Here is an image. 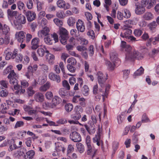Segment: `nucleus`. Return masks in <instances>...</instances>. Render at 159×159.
<instances>
[{"instance_id": "39", "label": "nucleus", "mask_w": 159, "mask_h": 159, "mask_svg": "<svg viewBox=\"0 0 159 159\" xmlns=\"http://www.w3.org/2000/svg\"><path fill=\"white\" fill-rule=\"evenodd\" d=\"M7 13L8 15L10 17H11L15 16V18H16V16L18 14L17 11H11L10 9L7 10Z\"/></svg>"}, {"instance_id": "22", "label": "nucleus", "mask_w": 159, "mask_h": 159, "mask_svg": "<svg viewBox=\"0 0 159 159\" xmlns=\"http://www.w3.org/2000/svg\"><path fill=\"white\" fill-rule=\"evenodd\" d=\"M27 69V71L25 73V76L27 79H30L32 78L34 72L32 71V68L30 66V65L28 66Z\"/></svg>"}, {"instance_id": "63", "label": "nucleus", "mask_w": 159, "mask_h": 159, "mask_svg": "<svg viewBox=\"0 0 159 159\" xmlns=\"http://www.w3.org/2000/svg\"><path fill=\"white\" fill-rule=\"evenodd\" d=\"M33 3L32 0H29L26 3V6L29 9H31L33 7Z\"/></svg>"}, {"instance_id": "24", "label": "nucleus", "mask_w": 159, "mask_h": 159, "mask_svg": "<svg viewBox=\"0 0 159 159\" xmlns=\"http://www.w3.org/2000/svg\"><path fill=\"white\" fill-rule=\"evenodd\" d=\"M15 51L16 52V55L14 57V59L16 62L19 63L21 62L23 59V55L21 53H18V50L17 49H15Z\"/></svg>"}, {"instance_id": "48", "label": "nucleus", "mask_w": 159, "mask_h": 159, "mask_svg": "<svg viewBox=\"0 0 159 159\" xmlns=\"http://www.w3.org/2000/svg\"><path fill=\"white\" fill-rule=\"evenodd\" d=\"M156 1L155 0H149V2L147 4V8L149 9L153 7L155 4Z\"/></svg>"}, {"instance_id": "56", "label": "nucleus", "mask_w": 159, "mask_h": 159, "mask_svg": "<svg viewBox=\"0 0 159 159\" xmlns=\"http://www.w3.org/2000/svg\"><path fill=\"white\" fill-rule=\"evenodd\" d=\"M24 125V123L23 121H17L16 122L14 128L15 129H16L18 127L23 126Z\"/></svg>"}, {"instance_id": "54", "label": "nucleus", "mask_w": 159, "mask_h": 159, "mask_svg": "<svg viewBox=\"0 0 159 159\" xmlns=\"http://www.w3.org/2000/svg\"><path fill=\"white\" fill-rule=\"evenodd\" d=\"M45 96L47 99L51 100L53 97V93L51 91H48L45 93Z\"/></svg>"}, {"instance_id": "43", "label": "nucleus", "mask_w": 159, "mask_h": 159, "mask_svg": "<svg viewBox=\"0 0 159 159\" xmlns=\"http://www.w3.org/2000/svg\"><path fill=\"white\" fill-rule=\"evenodd\" d=\"M7 95L8 93L7 90L2 87H0V96L2 97H5Z\"/></svg>"}, {"instance_id": "36", "label": "nucleus", "mask_w": 159, "mask_h": 159, "mask_svg": "<svg viewBox=\"0 0 159 159\" xmlns=\"http://www.w3.org/2000/svg\"><path fill=\"white\" fill-rule=\"evenodd\" d=\"M59 95L62 97L64 98L68 94L66 89L64 88H60L59 91Z\"/></svg>"}, {"instance_id": "37", "label": "nucleus", "mask_w": 159, "mask_h": 159, "mask_svg": "<svg viewBox=\"0 0 159 159\" xmlns=\"http://www.w3.org/2000/svg\"><path fill=\"white\" fill-rule=\"evenodd\" d=\"M78 151L80 153H82L84 151V145L81 143H77L76 144Z\"/></svg>"}, {"instance_id": "3", "label": "nucleus", "mask_w": 159, "mask_h": 159, "mask_svg": "<svg viewBox=\"0 0 159 159\" xmlns=\"http://www.w3.org/2000/svg\"><path fill=\"white\" fill-rule=\"evenodd\" d=\"M83 111V109L82 107L80 106H77L75 108V113L71 115V117L77 121L81 117L80 113Z\"/></svg>"}, {"instance_id": "20", "label": "nucleus", "mask_w": 159, "mask_h": 159, "mask_svg": "<svg viewBox=\"0 0 159 159\" xmlns=\"http://www.w3.org/2000/svg\"><path fill=\"white\" fill-rule=\"evenodd\" d=\"M145 11L144 7L141 5H137L135 9V12L136 14L140 15L143 14Z\"/></svg>"}, {"instance_id": "38", "label": "nucleus", "mask_w": 159, "mask_h": 159, "mask_svg": "<svg viewBox=\"0 0 159 159\" xmlns=\"http://www.w3.org/2000/svg\"><path fill=\"white\" fill-rule=\"evenodd\" d=\"M106 64L107 66V68L110 70H112L114 69L115 64L114 62L111 63L110 61H107Z\"/></svg>"}, {"instance_id": "1", "label": "nucleus", "mask_w": 159, "mask_h": 159, "mask_svg": "<svg viewBox=\"0 0 159 159\" xmlns=\"http://www.w3.org/2000/svg\"><path fill=\"white\" fill-rule=\"evenodd\" d=\"M15 19L13 23L16 28L18 30H21L22 28V25L25 24L26 22L25 16L18 13L16 16Z\"/></svg>"}, {"instance_id": "5", "label": "nucleus", "mask_w": 159, "mask_h": 159, "mask_svg": "<svg viewBox=\"0 0 159 159\" xmlns=\"http://www.w3.org/2000/svg\"><path fill=\"white\" fill-rule=\"evenodd\" d=\"M98 80L99 84L101 87L103 86V84L107 79V74L106 73L103 74L101 71L98 73Z\"/></svg>"}, {"instance_id": "14", "label": "nucleus", "mask_w": 159, "mask_h": 159, "mask_svg": "<svg viewBox=\"0 0 159 159\" xmlns=\"http://www.w3.org/2000/svg\"><path fill=\"white\" fill-rule=\"evenodd\" d=\"M39 39L37 37L33 38L31 42V48L33 50L36 49L39 47Z\"/></svg>"}, {"instance_id": "35", "label": "nucleus", "mask_w": 159, "mask_h": 159, "mask_svg": "<svg viewBox=\"0 0 159 159\" xmlns=\"http://www.w3.org/2000/svg\"><path fill=\"white\" fill-rule=\"evenodd\" d=\"M67 62L72 66H75L77 64V61L74 57H71L68 58L67 60Z\"/></svg>"}, {"instance_id": "26", "label": "nucleus", "mask_w": 159, "mask_h": 159, "mask_svg": "<svg viewBox=\"0 0 159 159\" xmlns=\"http://www.w3.org/2000/svg\"><path fill=\"white\" fill-rule=\"evenodd\" d=\"M16 52L15 51V49L12 52H8L6 54L5 58L7 60H9L11 58L13 59H14V57L16 55Z\"/></svg>"}, {"instance_id": "55", "label": "nucleus", "mask_w": 159, "mask_h": 159, "mask_svg": "<svg viewBox=\"0 0 159 159\" xmlns=\"http://www.w3.org/2000/svg\"><path fill=\"white\" fill-rule=\"evenodd\" d=\"M73 66L71 65H67V69L71 73H74L75 72L76 68Z\"/></svg>"}, {"instance_id": "44", "label": "nucleus", "mask_w": 159, "mask_h": 159, "mask_svg": "<svg viewBox=\"0 0 159 159\" xmlns=\"http://www.w3.org/2000/svg\"><path fill=\"white\" fill-rule=\"evenodd\" d=\"M39 66H41V70L43 72H48L49 68L47 65L43 64L40 63L39 64Z\"/></svg>"}, {"instance_id": "17", "label": "nucleus", "mask_w": 159, "mask_h": 159, "mask_svg": "<svg viewBox=\"0 0 159 159\" xmlns=\"http://www.w3.org/2000/svg\"><path fill=\"white\" fill-rule=\"evenodd\" d=\"M34 99L36 102H41L44 101V96L42 93L37 92L34 95Z\"/></svg>"}, {"instance_id": "45", "label": "nucleus", "mask_w": 159, "mask_h": 159, "mask_svg": "<svg viewBox=\"0 0 159 159\" xmlns=\"http://www.w3.org/2000/svg\"><path fill=\"white\" fill-rule=\"evenodd\" d=\"M75 22V20L74 18L73 17H70L68 20L67 23L70 26H72L74 25Z\"/></svg>"}, {"instance_id": "15", "label": "nucleus", "mask_w": 159, "mask_h": 159, "mask_svg": "<svg viewBox=\"0 0 159 159\" xmlns=\"http://www.w3.org/2000/svg\"><path fill=\"white\" fill-rule=\"evenodd\" d=\"M61 102V99L58 96H55L52 102L51 108H54Z\"/></svg>"}, {"instance_id": "4", "label": "nucleus", "mask_w": 159, "mask_h": 159, "mask_svg": "<svg viewBox=\"0 0 159 159\" xmlns=\"http://www.w3.org/2000/svg\"><path fill=\"white\" fill-rule=\"evenodd\" d=\"M17 75L14 70L11 71L9 73L7 77L9 79V82L12 85H16L18 84V80L16 78Z\"/></svg>"}, {"instance_id": "42", "label": "nucleus", "mask_w": 159, "mask_h": 159, "mask_svg": "<svg viewBox=\"0 0 159 159\" xmlns=\"http://www.w3.org/2000/svg\"><path fill=\"white\" fill-rule=\"evenodd\" d=\"M62 86L66 89L69 90L70 89V86L68 81L66 80H64L62 81Z\"/></svg>"}, {"instance_id": "40", "label": "nucleus", "mask_w": 159, "mask_h": 159, "mask_svg": "<svg viewBox=\"0 0 159 159\" xmlns=\"http://www.w3.org/2000/svg\"><path fill=\"white\" fill-rule=\"evenodd\" d=\"M26 91L27 93L29 96H32L35 93V91L33 90V88L32 86L29 87Z\"/></svg>"}, {"instance_id": "11", "label": "nucleus", "mask_w": 159, "mask_h": 159, "mask_svg": "<svg viewBox=\"0 0 159 159\" xmlns=\"http://www.w3.org/2000/svg\"><path fill=\"white\" fill-rule=\"evenodd\" d=\"M48 77L51 80L56 81L58 83L60 82L61 81V79L59 75H56L53 72H50L48 74Z\"/></svg>"}, {"instance_id": "50", "label": "nucleus", "mask_w": 159, "mask_h": 159, "mask_svg": "<svg viewBox=\"0 0 159 159\" xmlns=\"http://www.w3.org/2000/svg\"><path fill=\"white\" fill-rule=\"evenodd\" d=\"M73 108L72 104L70 103L67 104L65 106V109L68 112L71 111Z\"/></svg>"}, {"instance_id": "57", "label": "nucleus", "mask_w": 159, "mask_h": 159, "mask_svg": "<svg viewBox=\"0 0 159 159\" xmlns=\"http://www.w3.org/2000/svg\"><path fill=\"white\" fill-rule=\"evenodd\" d=\"M57 16L59 18H63L65 17L64 12L62 11H58L56 14Z\"/></svg>"}, {"instance_id": "23", "label": "nucleus", "mask_w": 159, "mask_h": 159, "mask_svg": "<svg viewBox=\"0 0 159 159\" xmlns=\"http://www.w3.org/2000/svg\"><path fill=\"white\" fill-rule=\"evenodd\" d=\"M51 86L50 83L49 81H47L44 85L40 87L39 88V91L42 92H46L50 88Z\"/></svg>"}, {"instance_id": "31", "label": "nucleus", "mask_w": 159, "mask_h": 159, "mask_svg": "<svg viewBox=\"0 0 159 159\" xmlns=\"http://www.w3.org/2000/svg\"><path fill=\"white\" fill-rule=\"evenodd\" d=\"M111 61L112 62L116 63V61H119V60L117 57V55L114 53H111L110 54Z\"/></svg>"}, {"instance_id": "52", "label": "nucleus", "mask_w": 159, "mask_h": 159, "mask_svg": "<svg viewBox=\"0 0 159 159\" xmlns=\"http://www.w3.org/2000/svg\"><path fill=\"white\" fill-rule=\"evenodd\" d=\"M17 5L18 9L20 10L23 9L25 8V5L24 3L20 1L17 2Z\"/></svg>"}, {"instance_id": "53", "label": "nucleus", "mask_w": 159, "mask_h": 159, "mask_svg": "<svg viewBox=\"0 0 159 159\" xmlns=\"http://www.w3.org/2000/svg\"><path fill=\"white\" fill-rule=\"evenodd\" d=\"M44 5L43 2L40 1H37V7L38 11H40L41 10L43 7Z\"/></svg>"}, {"instance_id": "30", "label": "nucleus", "mask_w": 159, "mask_h": 159, "mask_svg": "<svg viewBox=\"0 0 159 159\" xmlns=\"http://www.w3.org/2000/svg\"><path fill=\"white\" fill-rule=\"evenodd\" d=\"M55 149L57 152L62 151V152H64L65 150L63 145L60 143H58L56 144Z\"/></svg>"}, {"instance_id": "18", "label": "nucleus", "mask_w": 159, "mask_h": 159, "mask_svg": "<svg viewBox=\"0 0 159 159\" xmlns=\"http://www.w3.org/2000/svg\"><path fill=\"white\" fill-rule=\"evenodd\" d=\"M84 126L89 133L90 134H94L95 131V127L93 123L87 125H84Z\"/></svg>"}, {"instance_id": "32", "label": "nucleus", "mask_w": 159, "mask_h": 159, "mask_svg": "<svg viewBox=\"0 0 159 159\" xmlns=\"http://www.w3.org/2000/svg\"><path fill=\"white\" fill-rule=\"evenodd\" d=\"M143 18L146 20H149L153 18V14L150 12H146L143 16Z\"/></svg>"}, {"instance_id": "25", "label": "nucleus", "mask_w": 159, "mask_h": 159, "mask_svg": "<svg viewBox=\"0 0 159 159\" xmlns=\"http://www.w3.org/2000/svg\"><path fill=\"white\" fill-rule=\"evenodd\" d=\"M132 33V31L131 30L127 29L124 30L123 32H121L120 36L123 38H125L127 39L128 36H130Z\"/></svg>"}, {"instance_id": "58", "label": "nucleus", "mask_w": 159, "mask_h": 159, "mask_svg": "<svg viewBox=\"0 0 159 159\" xmlns=\"http://www.w3.org/2000/svg\"><path fill=\"white\" fill-rule=\"evenodd\" d=\"M157 25L156 21H153L149 24V28L151 30H153L156 28Z\"/></svg>"}, {"instance_id": "7", "label": "nucleus", "mask_w": 159, "mask_h": 159, "mask_svg": "<svg viewBox=\"0 0 159 159\" xmlns=\"http://www.w3.org/2000/svg\"><path fill=\"white\" fill-rule=\"evenodd\" d=\"M70 136V139L74 142H78L81 141V137L80 134L76 131L71 133Z\"/></svg>"}, {"instance_id": "34", "label": "nucleus", "mask_w": 159, "mask_h": 159, "mask_svg": "<svg viewBox=\"0 0 159 159\" xmlns=\"http://www.w3.org/2000/svg\"><path fill=\"white\" fill-rule=\"evenodd\" d=\"M93 143H96L98 146L100 145V136L99 134H96L93 139Z\"/></svg>"}, {"instance_id": "46", "label": "nucleus", "mask_w": 159, "mask_h": 159, "mask_svg": "<svg viewBox=\"0 0 159 159\" xmlns=\"http://www.w3.org/2000/svg\"><path fill=\"white\" fill-rule=\"evenodd\" d=\"M144 69L142 66H141L139 69H138L134 73L135 75H140L143 74Z\"/></svg>"}, {"instance_id": "47", "label": "nucleus", "mask_w": 159, "mask_h": 159, "mask_svg": "<svg viewBox=\"0 0 159 159\" xmlns=\"http://www.w3.org/2000/svg\"><path fill=\"white\" fill-rule=\"evenodd\" d=\"M104 7L105 8L107 11H108L109 10V6L111 4V0H104Z\"/></svg>"}, {"instance_id": "13", "label": "nucleus", "mask_w": 159, "mask_h": 159, "mask_svg": "<svg viewBox=\"0 0 159 159\" xmlns=\"http://www.w3.org/2000/svg\"><path fill=\"white\" fill-rule=\"evenodd\" d=\"M76 28L78 31L84 32L85 30V27L84 22L80 19H79L76 23Z\"/></svg>"}, {"instance_id": "51", "label": "nucleus", "mask_w": 159, "mask_h": 159, "mask_svg": "<svg viewBox=\"0 0 159 159\" xmlns=\"http://www.w3.org/2000/svg\"><path fill=\"white\" fill-rule=\"evenodd\" d=\"M21 85L22 87L25 88L29 86V83L25 80H22L20 81Z\"/></svg>"}, {"instance_id": "62", "label": "nucleus", "mask_w": 159, "mask_h": 159, "mask_svg": "<svg viewBox=\"0 0 159 159\" xmlns=\"http://www.w3.org/2000/svg\"><path fill=\"white\" fill-rule=\"evenodd\" d=\"M2 29L3 33L6 34H7L10 31V28L9 27L6 25H4L3 28Z\"/></svg>"}, {"instance_id": "29", "label": "nucleus", "mask_w": 159, "mask_h": 159, "mask_svg": "<svg viewBox=\"0 0 159 159\" xmlns=\"http://www.w3.org/2000/svg\"><path fill=\"white\" fill-rule=\"evenodd\" d=\"M60 36H68V32L64 28H61L59 30Z\"/></svg>"}, {"instance_id": "16", "label": "nucleus", "mask_w": 159, "mask_h": 159, "mask_svg": "<svg viewBox=\"0 0 159 159\" xmlns=\"http://www.w3.org/2000/svg\"><path fill=\"white\" fill-rule=\"evenodd\" d=\"M110 89V86L109 85L107 86L105 90V91H102V89H100L99 91L102 93H100V95H101L102 97V100L103 102L105 101V98H107L108 96L109 90Z\"/></svg>"}, {"instance_id": "21", "label": "nucleus", "mask_w": 159, "mask_h": 159, "mask_svg": "<svg viewBox=\"0 0 159 159\" xmlns=\"http://www.w3.org/2000/svg\"><path fill=\"white\" fill-rule=\"evenodd\" d=\"M43 48L40 47L38 48L37 52L39 57H43L45 53H47L48 52V51L47 50L45 47L44 46Z\"/></svg>"}, {"instance_id": "9", "label": "nucleus", "mask_w": 159, "mask_h": 159, "mask_svg": "<svg viewBox=\"0 0 159 159\" xmlns=\"http://www.w3.org/2000/svg\"><path fill=\"white\" fill-rule=\"evenodd\" d=\"M121 50L125 51L126 54H128L132 50V48L128 44H127L124 41H122L120 45Z\"/></svg>"}, {"instance_id": "10", "label": "nucleus", "mask_w": 159, "mask_h": 159, "mask_svg": "<svg viewBox=\"0 0 159 159\" xmlns=\"http://www.w3.org/2000/svg\"><path fill=\"white\" fill-rule=\"evenodd\" d=\"M15 38L18 42L23 43L25 38V32L22 31L16 32L15 34Z\"/></svg>"}, {"instance_id": "59", "label": "nucleus", "mask_w": 159, "mask_h": 159, "mask_svg": "<svg viewBox=\"0 0 159 159\" xmlns=\"http://www.w3.org/2000/svg\"><path fill=\"white\" fill-rule=\"evenodd\" d=\"M68 38V36H60V40L61 43L62 44H65Z\"/></svg>"}, {"instance_id": "41", "label": "nucleus", "mask_w": 159, "mask_h": 159, "mask_svg": "<svg viewBox=\"0 0 159 159\" xmlns=\"http://www.w3.org/2000/svg\"><path fill=\"white\" fill-rule=\"evenodd\" d=\"M102 106L101 105H98L96 106L95 108V111L97 112H98V116L100 119H101V116L102 115V111L101 110L102 109Z\"/></svg>"}, {"instance_id": "12", "label": "nucleus", "mask_w": 159, "mask_h": 159, "mask_svg": "<svg viewBox=\"0 0 159 159\" xmlns=\"http://www.w3.org/2000/svg\"><path fill=\"white\" fill-rule=\"evenodd\" d=\"M57 6L60 8H63L66 10L68 9L70 7L69 4L66 3L63 0H58L57 2Z\"/></svg>"}, {"instance_id": "28", "label": "nucleus", "mask_w": 159, "mask_h": 159, "mask_svg": "<svg viewBox=\"0 0 159 159\" xmlns=\"http://www.w3.org/2000/svg\"><path fill=\"white\" fill-rule=\"evenodd\" d=\"M26 156H25V159H32L35 155L34 151L30 150L26 153Z\"/></svg>"}, {"instance_id": "6", "label": "nucleus", "mask_w": 159, "mask_h": 159, "mask_svg": "<svg viewBox=\"0 0 159 159\" xmlns=\"http://www.w3.org/2000/svg\"><path fill=\"white\" fill-rule=\"evenodd\" d=\"M23 12L26 16L27 20L29 22H30L33 21L36 17V14L33 11L29 10L26 11L24 10Z\"/></svg>"}, {"instance_id": "61", "label": "nucleus", "mask_w": 159, "mask_h": 159, "mask_svg": "<svg viewBox=\"0 0 159 159\" xmlns=\"http://www.w3.org/2000/svg\"><path fill=\"white\" fill-rule=\"evenodd\" d=\"M54 22L58 26H60L63 25L62 21L57 18H55L53 20Z\"/></svg>"}, {"instance_id": "64", "label": "nucleus", "mask_w": 159, "mask_h": 159, "mask_svg": "<svg viewBox=\"0 0 159 159\" xmlns=\"http://www.w3.org/2000/svg\"><path fill=\"white\" fill-rule=\"evenodd\" d=\"M45 42L48 44L51 45L52 44V41L49 37L45 38L44 39Z\"/></svg>"}, {"instance_id": "2", "label": "nucleus", "mask_w": 159, "mask_h": 159, "mask_svg": "<svg viewBox=\"0 0 159 159\" xmlns=\"http://www.w3.org/2000/svg\"><path fill=\"white\" fill-rule=\"evenodd\" d=\"M143 57V55L138 51L132 49L129 53L126 54L125 59L127 61L131 60L134 58L140 60L142 59Z\"/></svg>"}, {"instance_id": "19", "label": "nucleus", "mask_w": 159, "mask_h": 159, "mask_svg": "<svg viewBox=\"0 0 159 159\" xmlns=\"http://www.w3.org/2000/svg\"><path fill=\"white\" fill-rule=\"evenodd\" d=\"M46 58L50 65H52L54 63L55 57L53 54L49 53L48 52L46 55Z\"/></svg>"}, {"instance_id": "60", "label": "nucleus", "mask_w": 159, "mask_h": 159, "mask_svg": "<svg viewBox=\"0 0 159 159\" xmlns=\"http://www.w3.org/2000/svg\"><path fill=\"white\" fill-rule=\"evenodd\" d=\"M143 32L141 30L139 29H135L134 31V34L136 36L139 37L142 34Z\"/></svg>"}, {"instance_id": "33", "label": "nucleus", "mask_w": 159, "mask_h": 159, "mask_svg": "<svg viewBox=\"0 0 159 159\" xmlns=\"http://www.w3.org/2000/svg\"><path fill=\"white\" fill-rule=\"evenodd\" d=\"M82 94L84 96H87L89 94V89L88 86L84 85L82 89Z\"/></svg>"}, {"instance_id": "27", "label": "nucleus", "mask_w": 159, "mask_h": 159, "mask_svg": "<svg viewBox=\"0 0 159 159\" xmlns=\"http://www.w3.org/2000/svg\"><path fill=\"white\" fill-rule=\"evenodd\" d=\"M86 145L87 147V154L90 155L91 154L95 153V150L94 149V147L92 146L91 143Z\"/></svg>"}, {"instance_id": "49", "label": "nucleus", "mask_w": 159, "mask_h": 159, "mask_svg": "<svg viewBox=\"0 0 159 159\" xmlns=\"http://www.w3.org/2000/svg\"><path fill=\"white\" fill-rule=\"evenodd\" d=\"M124 12L125 14L124 17L127 19L129 18L131 16V14L129 10L127 9H125L124 10Z\"/></svg>"}, {"instance_id": "8", "label": "nucleus", "mask_w": 159, "mask_h": 159, "mask_svg": "<svg viewBox=\"0 0 159 159\" xmlns=\"http://www.w3.org/2000/svg\"><path fill=\"white\" fill-rule=\"evenodd\" d=\"M49 28L46 27L43 28L42 30L38 32V36L39 38L43 39V37L48 35L49 34Z\"/></svg>"}]
</instances>
